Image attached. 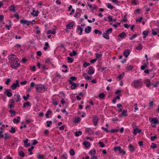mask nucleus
Segmentation results:
<instances>
[{
  "instance_id": "obj_57",
  "label": "nucleus",
  "mask_w": 159,
  "mask_h": 159,
  "mask_svg": "<svg viewBox=\"0 0 159 159\" xmlns=\"http://www.w3.org/2000/svg\"><path fill=\"white\" fill-rule=\"evenodd\" d=\"M157 138V136L156 135L154 136H151V140L152 141H154Z\"/></svg>"
},
{
  "instance_id": "obj_20",
  "label": "nucleus",
  "mask_w": 159,
  "mask_h": 159,
  "mask_svg": "<svg viewBox=\"0 0 159 159\" xmlns=\"http://www.w3.org/2000/svg\"><path fill=\"white\" fill-rule=\"evenodd\" d=\"M79 85L78 84L73 83L71 86L70 88L71 89H75L77 86Z\"/></svg>"
},
{
  "instance_id": "obj_31",
  "label": "nucleus",
  "mask_w": 159,
  "mask_h": 159,
  "mask_svg": "<svg viewBox=\"0 0 159 159\" xmlns=\"http://www.w3.org/2000/svg\"><path fill=\"white\" fill-rule=\"evenodd\" d=\"M105 94L103 93H101L99 95V97L102 99L104 98Z\"/></svg>"
},
{
  "instance_id": "obj_51",
  "label": "nucleus",
  "mask_w": 159,
  "mask_h": 159,
  "mask_svg": "<svg viewBox=\"0 0 159 159\" xmlns=\"http://www.w3.org/2000/svg\"><path fill=\"white\" fill-rule=\"evenodd\" d=\"M150 147L152 148L155 149L157 148V146L156 144L152 143V145Z\"/></svg>"
},
{
  "instance_id": "obj_9",
  "label": "nucleus",
  "mask_w": 159,
  "mask_h": 159,
  "mask_svg": "<svg viewBox=\"0 0 159 159\" xmlns=\"http://www.w3.org/2000/svg\"><path fill=\"white\" fill-rule=\"evenodd\" d=\"M16 7L14 5H11L9 7V10L15 12L16 11Z\"/></svg>"
},
{
  "instance_id": "obj_22",
  "label": "nucleus",
  "mask_w": 159,
  "mask_h": 159,
  "mask_svg": "<svg viewBox=\"0 0 159 159\" xmlns=\"http://www.w3.org/2000/svg\"><path fill=\"white\" fill-rule=\"evenodd\" d=\"M9 112L10 113L12 116H13L16 115V112L14 111H13L11 109L9 111Z\"/></svg>"
},
{
  "instance_id": "obj_63",
  "label": "nucleus",
  "mask_w": 159,
  "mask_h": 159,
  "mask_svg": "<svg viewBox=\"0 0 159 159\" xmlns=\"http://www.w3.org/2000/svg\"><path fill=\"white\" fill-rule=\"evenodd\" d=\"M108 18L109 19V21L110 22L112 21L113 19L111 17V16H108Z\"/></svg>"
},
{
  "instance_id": "obj_29",
  "label": "nucleus",
  "mask_w": 159,
  "mask_h": 159,
  "mask_svg": "<svg viewBox=\"0 0 159 159\" xmlns=\"http://www.w3.org/2000/svg\"><path fill=\"white\" fill-rule=\"evenodd\" d=\"M77 54V53L75 51V50H73L72 52L70 53L69 54L70 57H72L73 56H75Z\"/></svg>"
},
{
  "instance_id": "obj_58",
  "label": "nucleus",
  "mask_w": 159,
  "mask_h": 159,
  "mask_svg": "<svg viewBox=\"0 0 159 159\" xmlns=\"http://www.w3.org/2000/svg\"><path fill=\"white\" fill-rule=\"evenodd\" d=\"M13 122L15 123H17L20 122V121L14 118L13 120Z\"/></svg>"
},
{
  "instance_id": "obj_45",
  "label": "nucleus",
  "mask_w": 159,
  "mask_h": 159,
  "mask_svg": "<svg viewBox=\"0 0 159 159\" xmlns=\"http://www.w3.org/2000/svg\"><path fill=\"white\" fill-rule=\"evenodd\" d=\"M142 48V45L141 44L139 45L136 47V49L138 50H140Z\"/></svg>"
},
{
  "instance_id": "obj_10",
  "label": "nucleus",
  "mask_w": 159,
  "mask_h": 159,
  "mask_svg": "<svg viewBox=\"0 0 159 159\" xmlns=\"http://www.w3.org/2000/svg\"><path fill=\"white\" fill-rule=\"evenodd\" d=\"M94 71L92 67L90 66L89 67V70L88 72V73L89 75H91L93 74Z\"/></svg>"
},
{
  "instance_id": "obj_43",
  "label": "nucleus",
  "mask_w": 159,
  "mask_h": 159,
  "mask_svg": "<svg viewBox=\"0 0 159 159\" xmlns=\"http://www.w3.org/2000/svg\"><path fill=\"white\" fill-rule=\"evenodd\" d=\"M119 148H121L120 147H114V150L115 152H117V151H120Z\"/></svg>"
},
{
  "instance_id": "obj_39",
  "label": "nucleus",
  "mask_w": 159,
  "mask_h": 159,
  "mask_svg": "<svg viewBox=\"0 0 159 159\" xmlns=\"http://www.w3.org/2000/svg\"><path fill=\"white\" fill-rule=\"evenodd\" d=\"M19 155L22 157H24L25 156V153L23 151H21L19 152Z\"/></svg>"
},
{
  "instance_id": "obj_24",
  "label": "nucleus",
  "mask_w": 159,
  "mask_h": 159,
  "mask_svg": "<svg viewBox=\"0 0 159 159\" xmlns=\"http://www.w3.org/2000/svg\"><path fill=\"white\" fill-rule=\"evenodd\" d=\"M129 150L131 152H133L135 150L134 148L131 144H130L129 147Z\"/></svg>"
},
{
  "instance_id": "obj_42",
  "label": "nucleus",
  "mask_w": 159,
  "mask_h": 159,
  "mask_svg": "<svg viewBox=\"0 0 159 159\" xmlns=\"http://www.w3.org/2000/svg\"><path fill=\"white\" fill-rule=\"evenodd\" d=\"M82 134V133L81 131H79L75 133V135L76 136H79L81 135Z\"/></svg>"
},
{
  "instance_id": "obj_3",
  "label": "nucleus",
  "mask_w": 159,
  "mask_h": 159,
  "mask_svg": "<svg viewBox=\"0 0 159 159\" xmlns=\"http://www.w3.org/2000/svg\"><path fill=\"white\" fill-rule=\"evenodd\" d=\"M149 120L150 122L152 123L151 126L153 127L155 126L154 124H158L159 123L158 120L156 118H150Z\"/></svg>"
},
{
  "instance_id": "obj_64",
  "label": "nucleus",
  "mask_w": 159,
  "mask_h": 159,
  "mask_svg": "<svg viewBox=\"0 0 159 159\" xmlns=\"http://www.w3.org/2000/svg\"><path fill=\"white\" fill-rule=\"evenodd\" d=\"M45 68V66L44 65H41L39 67V68L41 69V70L44 69Z\"/></svg>"
},
{
  "instance_id": "obj_27",
  "label": "nucleus",
  "mask_w": 159,
  "mask_h": 159,
  "mask_svg": "<svg viewBox=\"0 0 159 159\" xmlns=\"http://www.w3.org/2000/svg\"><path fill=\"white\" fill-rule=\"evenodd\" d=\"M80 120V117H77L76 118H75L74 122L75 123H79Z\"/></svg>"
},
{
  "instance_id": "obj_46",
  "label": "nucleus",
  "mask_w": 159,
  "mask_h": 159,
  "mask_svg": "<svg viewBox=\"0 0 159 159\" xmlns=\"http://www.w3.org/2000/svg\"><path fill=\"white\" fill-rule=\"evenodd\" d=\"M56 33V32L55 31H52L51 30H48L47 31V34H54Z\"/></svg>"
},
{
  "instance_id": "obj_28",
  "label": "nucleus",
  "mask_w": 159,
  "mask_h": 159,
  "mask_svg": "<svg viewBox=\"0 0 159 159\" xmlns=\"http://www.w3.org/2000/svg\"><path fill=\"white\" fill-rule=\"evenodd\" d=\"M112 29L111 28H110L109 29H108L106 31V33L107 34L109 35L110 34H111L112 33Z\"/></svg>"
},
{
  "instance_id": "obj_13",
  "label": "nucleus",
  "mask_w": 159,
  "mask_h": 159,
  "mask_svg": "<svg viewBox=\"0 0 159 159\" xmlns=\"http://www.w3.org/2000/svg\"><path fill=\"white\" fill-rule=\"evenodd\" d=\"M91 30V27L90 26H88L85 29L84 31L86 33H89Z\"/></svg>"
},
{
  "instance_id": "obj_50",
  "label": "nucleus",
  "mask_w": 159,
  "mask_h": 159,
  "mask_svg": "<svg viewBox=\"0 0 159 159\" xmlns=\"http://www.w3.org/2000/svg\"><path fill=\"white\" fill-rule=\"evenodd\" d=\"M99 144H100V146L101 148H103L105 146V144L102 142L99 141Z\"/></svg>"
},
{
  "instance_id": "obj_44",
  "label": "nucleus",
  "mask_w": 159,
  "mask_h": 159,
  "mask_svg": "<svg viewBox=\"0 0 159 159\" xmlns=\"http://www.w3.org/2000/svg\"><path fill=\"white\" fill-rule=\"evenodd\" d=\"M37 157L39 159H43L44 157V156L43 155H39V154L37 155Z\"/></svg>"
},
{
  "instance_id": "obj_36",
  "label": "nucleus",
  "mask_w": 159,
  "mask_h": 159,
  "mask_svg": "<svg viewBox=\"0 0 159 159\" xmlns=\"http://www.w3.org/2000/svg\"><path fill=\"white\" fill-rule=\"evenodd\" d=\"M9 131L11 133H15L16 131V129L14 127H11V129L9 130Z\"/></svg>"
},
{
  "instance_id": "obj_17",
  "label": "nucleus",
  "mask_w": 159,
  "mask_h": 159,
  "mask_svg": "<svg viewBox=\"0 0 159 159\" xmlns=\"http://www.w3.org/2000/svg\"><path fill=\"white\" fill-rule=\"evenodd\" d=\"M85 131L86 132L89 133L90 134H92L94 133L93 130L90 128L86 129Z\"/></svg>"
},
{
  "instance_id": "obj_40",
  "label": "nucleus",
  "mask_w": 159,
  "mask_h": 159,
  "mask_svg": "<svg viewBox=\"0 0 159 159\" xmlns=\"http://www.w3.org/2000/svg\"><path fill=\"white\" fill-rule=\"evenodd\" d=\"M95 56H96V58H97V59L99 58L102 57V54L101 53L98 54V53H96L95 54Z\"/></svg>"
},
{
  "instance_id": "obj_4",
  "label": "nucleus",
  "mask_w": 159,
  "mask_h": 159,
  "mask_svg": "<svg viewBox=\"0 0 159 159\" xmlns=\"http://www.w3.org/2000/svg\"><path fill=\"white\" fill-rule=\"evenodd\" d=\"M36 90L39 92H41L43 89L45 90L44 86L42 85L38 84L36 85Z\"/></svg>"
},
{
  "instance_id": "obj_41",
  "label": "nucleus",
  "mask_w": 159,
  "mask_h": 159,
  "mask_svg": "<svg viewBox=\"0 0 159 159\" xmlns=\"http://www.w3.org/2000/svg\"><path fill=\"white\" fill-rule=\"evenodd\" d=\"M107 7L108 8L111 9H112L114 7L112 6L110 3H108L107 4Z\"/></svg>"
},
{
  "instance_id": "obj_35",
  "label": "nucleus",
  "mask_w": 159,
  "mask_h": 159,
  "mask_svg": "<svg viewBox=\"0 0 159 159\" xmlns=\"http://www.w3.org/2000/svg\"><path fill=\"white\" fill-rule=\"evenodd\" d=\"M70 155L71 156H73L75 155V152L73 149H71L70 150Z\"/></svg>"
},
{
  "instance_id": "obj_5",
  "label": "nucleus",
  "mask_w": 159,
  "mask_h": 159,
  "mask_svg": "<svg viewBox=\"0 0 159 159\" xmlns=\"http://www.w3.org/2000/svg\"><path fill=\"white\" fill-rule=\"evenodd\" d=\"M19 81L18 80H16L15 83L12 84L11 86V89L12 90H15L17 87H19L20 85L19 84Z\"/></svg>"
},
{
  "instance_id": "obj_7",
  "label": "nucleus",
  "mask_w": 159,
  "mask_h": 159,
  "mask_svg": "<svg viewBox=\"0 0 159 159\" xmlns=\"http://www.w3.org/2000/svg\"><path fill=\"white\" fill-rule=\"evenodd\" d=\"M10 89H6L5 91L4 92V93L8 97H11L12 96V93L10 91Z\"/></svg>"
},
{
  "instance_id": "obj_47",
  "label": "nucleus",
  "mask_w": 159,
  "mask_h": 159,
  "mask_svg": "<svg viewBox=\"0 0 159 159\" xmlns=\"http://www.w3.org/2000/svg\"><path fill=\"white\" fill-rule=\"evenodd\" d=\"M126 68L128 70H132L133 67L131 65H128L127 66Z\"/></svg>"
},
{
  "instance_id": "obj_25",
  "label": "nucleus",
  "mask_w": 159,
  "mask_h": 159,
  "mask_svg": "<svg viewBox=\"0 0 159 159\" xmlns=\"http://www.w3.org/2000/svg\"><path fill=\"white\" fill-rule=\"evenodd\" d=\"M102 36L107 39H109V37L108 35L106 33H104L103 34Z\"/></svg>"
},
{
  "instance_id": "obj_26",
  "label": "nucleus",
  "mask_w": 159,
  "mask_h": 159,
  "mask_svg": "<svg viewBox=\"0 0 159 159\" xmlns=\"http://www.w3.org/2000/svg\"><path fill=\"white\" fill-rule=\"evenodd\" d=\"M14 101L13 99H12L11 100V104L10 105H9V107L11 109L12 107H14Z\"/></svg>"
},
{
  "instance_id": "obj_11",
  "label": "nucleus",
  "mask_w": 159,
  "mask_h": 159,
  "mask_svg": "<svg viewBox=\"0 0 159 159\" xmlns=\"http://www.w3.org/2000/svg\"><path fill=\"white\" fill-rule=\"evenodd\" d=\"M144 84H146V86L148 87H149L151 85V82L149 79H145L144 80Z\"/></svg>"
},
{
  "instance_id": "obj_55",
  "label": "nucleus",
  "mask_w": 159,
  "mask_h": 159,
  "mask_svg": "<svg viewBox=\"0 0 159 159\" xmlns=\"http://www.w3.org/2000/svg\"><path fill=\"white\" fill-rule=\"evenodd\" d=\"M5 137L4 138L5 139H8L9 137V135L7 133H5Z\"/></svg>"
},
{
  "instance_id": "obj_37",
  "label": "nucleus",
  "mask_w": 159,
  "mask_h": 159,
  "mask_svg": "<svg viewBox=\"0 0 159 159\" xmlns=\"http://www.w3.org/2000/svg\"><path fill=\"white\" fill-rule=\"evenodd\" d=\"M51 113V111L49 110H48L45 114V116L47 118H48V116Z\"/></svg>"
},
{
  "instance_id": "obj_18",
  "label": "nucleus",
  "mask_w": 159,
  "mask_h": 159,
  "mask_svg": "<svg viewBox=\"0 0 159 159\" xmlns=\"http://www.w3.org/2000/svg\"><path fill=\"white\" fill-rule=\"evenodd\" d=\"M33 12H31L30 13L31 15H33L34 16H38V13H39L38 11H35V10H33Z\"/></svg>"
},
{
  "instance_id": "obj_16",
  "label": "nucleus",
  "mask_w": 159,
  "mask_h": 159,
  "mask_svg": "<svg viewBox=\"0 0 159 159\" xmlns=\"http://www.w3.org/2000/svg\"><path fill=\"white\" fill-rule=\"evenodd\" d=\"M30 21H28L26 20H20V22L21 23H24V24H26L27 25H29V23L30 22Z\"/></svg>"
},
{
  "instance_id": "obj_52",
  "label": "nucleus",
  "mask_w": 159,
  "mask_h": 159,
  "mask_svg": "<svg viewBox=\"0 0 159 159\" xmlns=\"http://www.w3.org/2000/svg\"><path fill=\"white\" fill-rule=\"evenodd\" d=\"M127 112V111H125V110H123L122 112V114L123 116H127V115L126 114Z\"/></svg>"
},
{
  "instance_id": "obj_34",
  "label": "nucleus",
  "mask_w": 159,
  "mask_h": 159,
  "mask_svg": "<svg viewBox=\"0 0 159 159\" xmlns=\"http://www.w3.org/2000/svg\"><path fill=\"white\" fill-rule=\"evenodd\" d=\"M17 99L16 100V102H20V95L18 94H17L16 95Z\"/></svg>"
},
{
  "instance_id": "obj_1",
  "label": "nucleus",
  "mask_w": 159,
  "mask_h": 159,
  "mask_svg": "<svg viewBox=\"0 0 159 159\" xmlns=\"http://www.w3.org/2000/svg\"><path fill=\"white\" fill-rule=\"evenodd\" d=\"M8 59L10 60L11 66L15 69H16L18 66H20V64L18 62L19 59L14 54H11L8 56Z\"/></svg>"
},
{
  "instance_id": "obj_23",
  "label": "nucleus",
  "mask_w": 159,
  "mask_h": 159,
  "mask_svg": "<svg viewBox=\"0 0 159 159\" xmlns=\"http://www.w3.org/2000/svg\"><path fill=\"white\" fill-rule=\"evenodd\" d=\"M89 154L91 155V156L94 155L96 154L95 150L93 149L90 150L89 152Z\"/></svg>"
},
{
  "instance_id": "obj_60",
  "label": "nucleus",
  "mask_w": 159,
  "mask_h": 159,
  "mask_svg": "<svg viewBox=\"0 0 159 159\" xmlns=\"http://www.w3.org/2000/svg\"><path fill=\"white\" fill-rule=\"evenodd\" d=\"M11 81V80L10 79H7L6 81L5 82V84L7 85H8L9 84V83Z\"/></svg>"
},
{
  "instance_id": "obj_8",
  "label": "nucleus",
  "mask_w": 159,
  "mask_h": 159,
  "mask_svg": "<svg viewBox=\"0 0 159 159\" xmlns=\"http://www.w3.org/2000/svg\"><path fill=\"white\" fill-rule=\"evenodd\" d=\"M130 53V50L129 49H127L125 50L123 52V55L125 56V57L127 58Z\"/></svg>"
},
{
  "instance_id": "obj_6",
  "label": "nucleus",
  "mask_w": 159,
  "mask_h": 159,
  "mask_svg": "<svg viewBox=\"0 0 159 159\" xmlns=\"http://www.w3.org/2000/svg\"><path fill=\"white\" fill-rule=\"evenodd\" d=\"M92 119L94 125L96 126L98 123V117L96 115H93V116Z\"/></svg>"
},
{
  "instance_id": "obj_56",
  "label": "nucleus",
  "mask_w": 159,
  "mask_h": 159,
  "mask_svg": "<svg viewBox=\"0 0 159 159\" xmlns=\"http://www.w3.org/2000/svg\"><path fill=\"white\" fill-rule=\"evenodd\" d=\"M147 67V65L146 64H145L144 65H142L141 67V69L142 70H144Z\"/></svg>"
},
{
  "instance_id": "obj_53",
  "label": "nucleus",
  "mask_w": 159,
  "mask_h": 159,
  "mask_svg": "<svg viewBox=\"0 0 159 159\" xmlns=\"http://www.w3.org/2000/svg\"><path fill=\"white\" fill-rule=\"evenodd\" d=\"M46 123H47V126L48 127H49L50 126V124L51 125L52 123L51 121H47L46 122Z\"/></svg>"
},
{
  "instance_id": "obj_30",
  "label": "nucleus",
  "mask_w": 159,
  "mask_h": 159,
  "mask_svg": "<svg viewBox=\"0 0 159 159\" xmlns=\"http://www.w3.org/2000/svg\"><path fill=\"white\" fill-rule=\"evenodd\" d=\"M67 155L66 153H64L61 157L60 159H67Z\"/></svg>"
},
{
  "instance_id": "obj_2",
  "label": "nucleus",
  "mask_w": 159,
  "mask_h": 159,
  "mask_svg": "<svg viewBox=\"0 0 159 159\" xmlns=\"http://www.w3.org/2000/svg\"><path fill=\"white\" fill-rule=\"evenodd\" d=\"M143 84V83L139 80H134L131 84V85L134 87L135 88H141Z\"/></svg>"
},
{
  "instance_id": "obj_33",
  "label": "nucleus",
  "mask_w": 159,
  "mask_h": 159,
  "mask_svg": "<svg viewBox=\"0 0 159 159\" xmlns=\"http://www.w3.org/2000/svg\"><path fill=\"white\" fill-rule=\"evenodd\" d=\"M120 151H119V153L122 154L123 155H124L125 153V152L123 149H122L121 148H119Z\"/></svg>"
},
{
  "instance_id": "obj_61",
  "label": "nucleus",
  "mask_w": 159,
  "mask_h": 159,
  "mask_svg": "<svg viewBox=\"0 0 159 159\" xmlns=\"http://www.w3.org/2000/svg\"><path fill=\"white\" fill-rule=\"evenodd\" d=\"M27 81L26 80L24 81H22L20 83V84L22 85H25L27 83Z\"/></svg>"
},
{
  "instance_id": "obj_54",
  "label": "nucleus",
  "mask_w": 159,
  "mask_h": 159,
  "mask_svg": "<svg viewBox=\"0 0 159 159\" xmlns=\"http://www.w3.org/2000/svg\"><path fill=\"white\" fill-rule=\"evenodd\" d=\"M90 65V63H88L86 62H85L83 66L84 67H86L87 66H89Z\"/></svg>"
},
{
  "instance_id": "obj_14",
  "label": "nucleus",
  "mask_w": 159,
  "mask_h": 159,
  "mask_svg": "<svg viewBox=\"0 0 159 159\" xmlns=\"http://www.w3.org/2000/svg\"><path fill=\"white\" fill-rule=\"evenodd\" d=\"M77 29L78 31H80V32L79 33V34L80 35H82L83 31L82 28L80 25H78L77 26Z\"/></svg>"
},
{
  "instance_id": "obj_48",
  "label": "nucleus",
  "mask_w": 159,
  "mask_h": 159,
  "mask_svg": "<svg viewBox=\"0 0 159 159\" xmlns=\"http://www.w3.org/2000/svg\"><path fill=\"white\" fill-rule=\"evenodd\" d=\"M80 16V14L78 12H76L74 16L76 18H78Z\"/></svg>"
},
{
  "instance_id": "obj_49",
  "label": "nucleus",
  "mask_w": 159,
  "mask_h": 159,
  "mask_svg": "<svg viewBox=\"0 0 159 159\" xmlns=\"http://www.w3.org/2000/svg\"><path fill=\"white\" fill-rule=\"evenodd\" d=\"M137 36V34H134L130 38H129V39L130 40H132L134 38H135Z\"/></svg>"
},
{
  "instance_id": "obj_38",
  "label": "nucleus",
  "mask_w": 159,
  "mask_h": 159,
  "mask_svg": "<svg viewBox=\"0 0 159 159\" xmlns=\"http://www.w3.org/2000/svg\"><path fill=\"white\" fill-rule=\"evenodd\" d=\"M30 103L29 102L24 103L23 104V107L24 108L25 107H26V106H29L30 105Z\"/></svg>"
},
{
  "instance_id": "obj_62",
  "label": "nucleus",
  "mask_w": 159,
  "mask_h": 159,
  "mask_svg": "<svg viewBox=\"0 0 159 159\" xmlns=\"http://www.w3.org/2000/svg\"><path fill=\"white\" fill-rule=\"evenodd\" d=\"M118 131V129H111L110 131V132L113 133H115V132H117Z\"/></svg>"
},
{
  "instance_id": "obj_19",
  "label": "nucleus",
  "mask_w": 159,
  "mask_h": 159,
  "mask_svg": "<svg viewBox=\"0 0 159 159\" xmlns=\"http://www.w3.org/2000/svg\"><path fill=\"white\" fill-rule=\"evenodd\" d=\"M126 33L125 32H122L118 35V37L121 38H123L126 37Z\"/></svg>"
},
{
  "instance_id": "obj_15",
  "label": "nucleus",
  "mask_w": 159,
  "mask_h": 159,
  "mask_svg": "<svg viewBox=\"0 0 159 159\" xmlns=\"http://www.w3.org/2000/svg\"><path fill=\"white\" fill-rule=\"evenodd\" d=\"M141 131V130L138 128L134 129L133 131V133L134 135H135L137 133H140Z\"/></svg>"
},
{
  "instance_id": "obj_32",
  "label": "nucleus",
  "mask_w": 159,
  "mask_h": 159,
  "mask_svg": "<svg viewBox=\"0 0 159 159\" xmlns=\"http://www.w3.org/2000/svg\"><path fill=\"white\" fill-rule=\"evenodd\" d=\"M67 60H68V62L71 63L73 61L74 59H72L70 57H68L67 58Z\"/></svg>"
},
{
  "instance_id": "obj_59",
  "label": "nucleus",
  "mask_w": 159,
  "mask_h": 159,
  "mask_svg": "<svg viewBox=\"0 0 159 159\" xmlns=\"http://www.w3.org/2000/svg\"><path fill=\"white\" fill-rule=\"evenodd\" d=\"M143 34L144 35L147 36L148 34V31H143Z\"/></svg>"
},
{
  "instance_id": "obj_21",
  "label": "nucleus",
  "mask_w": 159,
  "mask_h": 159,
  "mask_svg": "<svg viewBox=\"0 0 159 159\" xmlns=\"http://www.w3.org/2000/svg\"><path fill=\"white\" fill-rule=\"evenodd\" d=\"M83 144V145L86 148H89L90 146L89 143L87 141L84 142Z\"/></svg>"
},
{
  "instance_id": "obj_12",
  "label": "nucleus",
  "mask_w": 159,
  "mask_h": 159,
  "mask_svg": "<svg viewBox=\"0 0 159 159\" xmlns=\"http://www.w3.org/2000/svg\"><path fill=\"white\" fill-rule=\"evenodd\" d=\"M74 22H71L68 25H66V27L67 29H71L74 25Z\"/></svg>"
}]
</instances>
